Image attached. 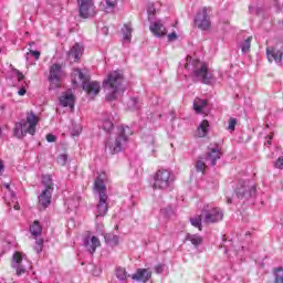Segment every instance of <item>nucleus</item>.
<instances>
[{
	"mask_svg": "<svg viewBox=\"0 0 283 283\" xmlns=\"http://www.w3.org/2000/svg\"><path fill=\"white\" fill-rule=\"evenodd\" d=\"M124 81L123 71H113L107 75V78L104 80L103 87L106 92L105 98L108 103L116 101L118 94L125 92V85H123Z\"/></svg>",
	"mask_w": 283,
	"mask_h": 283,
	"instance_id": "f257e3e1",
	"label": "nucleus"
},
{
	"mask_svg": "<svg viewBox=\"0 0 283 283\" xmlns=\"http://www.w3.org/2000/svg\"><path fill=\"white\" fill-rule=\"evenodd\" d=\"M192 65V81L193 83H202L203 85H213L216 77L213 73L209 72V66L200 60H191L188 57Z\"/></svg>",
	"mask_w": 283,
	"mask_h": 283,
	"instance_id": "f03ea898",
	"label": "nucleus"
},
{
	"mask_svg": "<svg viewBox=\"0 0 283 283\" xmlns=\"http://www.w3.org/2000/svg\"><path fill=\"white\" fill-rule=\"evenodd\" d=\"M132 134H133V132H132V128H129V126L118 127V134H117L115 140L112 142L108 139L105 143V149H108V151H109V154H112V156H114V154H120V151H123V149H125V147L127 146L129 136H132Z\"/></svg>",
	"mask_w": 283,
	"mask_h": 283,
	"instance_id": "7ed1b4c3",
	"label": "nucleus"
},
{
	"mask_svg": "<svg viewBox=\"0 0 283 283\" xmlns=\"http://www.w3.org/2000/svg\"><path fill=\"white\" fill-rule=\"evenodd\" d=\"M94 190L98 193V203L96 206V218H105L109 211V206L107 205V187L105 181L97 177L94 182Z\"/></svg>",
	"mask_w": 283,
	"mask_h": 283,
	"instance_id": "20e7f679",
	"label": "nucleus"
},
{
	"mask_svg": "<svg viewBox=\"0 0 283 283\" xmlns=\"http://www.w3.org/2000/svg\"><path fill=\"white\" fill-rule=\"evenodd\" d=\"M234 193L238 200H242L243 202H247L248 200L255 198L258 193V189L255 188V185H253L251 181L240 180L237 184Z\"/></svg>",
	"mask_w": 283,
	"mask_h": 283,
	"instance_id": "39448f33",
	"label": "nucleus"
},
{
	"mask_svg": "<svg viewBox=\"0 0 283 283\" xmlns=\"http://www.w3.org/2000/svg\"><path fill=\"white\" fill-rule=\"evenodd\" d=\"M153 189H169L174 185V177L168 169L161 168L157 170L153 177Z\"/></svg>",
	"mask_w": 283,
	"mask_h": 283,
	"instance_id": "423d86ee",
	"label": "nucleus"
},
{
	"mask_svg": "<svg viewBox=\"0 0 283 283\" xmlns=\"http://www.w3.org/2000/svg\"><path fill=\"white\" fill-rule=\"evenodd\" d=\"M202 213L205 214L203 222H206V224L220 222L224 218V212H222L220 208H216L211 205L203 206Z\"/></svg>",
	"mask_w": 283,
	"mask_h": 283,
	"instance_id": "0eeeda50",
	"label": "nucleus"
},
{
	"mask_svg": "<svg viewBox=\"0 0 283 283\" xmlns=\"http://www.w3.org/2000/svg\"><path fill=\"white\" fill-rule=\"evenodd\" d=\"M208 12L209 8L203 7L201 11L197 12L193 20L195 27L203 32L211 29V18L209 17Z\"/></svg>",
	"mask_w": 283,
	"mask_h": 283,
	"instance_id": "6e6552de",
	"label": "nucleus"
},
{
	"mask_svg": "<svg viewBox=\"0 0 283 283\" xmlns=\"http://www.w3.org/2000/svg\"><path fill=\"white\" fill-rule=\"evenodd\" d=\"M20 125H22V132L24 133V136H28V134L34 136V134H36V125H39V119H36L34 112H31L27 116V120L20 122Z\"/></svg>",
	"mask_w": 283,
	"mask_h": 283,
	"instance_id": "1a4fd4ad",
	"label": "nucleus"
},
{
	"mask_svg": "<svg viewBox=\"0 0 283 283\" xmlns=\"http://www.w3.org/2000/svg\"><path fill=\"white\" fill-rule=\"evenodd\" d=\"M77 6L82 19H90V17H93L94 10L96 9L94 0H77Z\"/></svg>",
	"mask_w": 283,
	"mask_h": 283,
	"instance_id": "9d476101",
	"label": "nucleus"
},
{
	"mask_svg": "<svg viewBox=\"0 0 283 283\" xmlns=\"http://www.w3.org/2000/svg\"><path fill=\"white\" fill-rule=\"evenodd\" d=\"M222 158V150H220V147L218 145L209 146L208 150L206 153V156L203 157L205 163H209L211 167H216L218 165V160Z\"/></svg>",
	"mask_w": 283,
	"mask_h": 283,
	"instance_id": "9b49d317",
	"label": "nucleus"
},
{
	"mask_svg": "<svg viewBox=\"0 0 283 283\" xmlns=\"http://www.w3.org/2000/svg\"><path fill=\"white\" fill-rule=\"evenodd\" d=\"M63 78V66L61 64L55 63L50 66L49 70V83H52L53 85H57Z\"/></svg>",
	"mask_w": 283,
	"mask_h": 283,
	"instance_id": "f8f14e48",
	"label": "nucleus"
},
{
	"mask_svg": "<svg viewBox=\"0 0 283 283\" xmlns=\"http://www.w3.org/2000/svg\"><path fill=\"white\" fill-rule=\"evenodd\" d=\"M150 32L156 36L157 39H161V36H165L167 34V28H165V24H163V21H151L149 25Z\"/></svg>",
	"mask_w": 283,
	"mask_h": 283,
	"instance_id": "ddd939ff",
	"label": "nucleus"
},
{
	"mask_svg": "<svg viewBox=\"0 0 283 283\" xmlns=\"http://www.w3.org/2000/svg\"><path fill=\"white\" fill-rule=\"evenodd\" d=\"M84 247L86 249V251H88V253H91V255H94V253H96V249H98V247H101V240H98V237H85L84 238Z\"/></svg>",
	"mask_w": 283,
	"mask_h": 283,
	"instance_id": "4468645a",
	"label": "nucleus"
},
{
	"mask_svg": "<svg viewBox=\"0 0 283 283\" xmlns=\"http://www.w3.org/2000/svg\"><path fill=\"white\" fill-rule=\"evenodd\" d=\"M82 88L90 96H96V94H98V92H101V84L98 82L84 81L82 83Z\"/></svg>",
	"mask_w": 283,
	"mask_h": 283,
	"instance_id": "2eb2a0df",
	"label": "nucleus"
},
{
	"mask_svg": "<svg viewBox=\"0 0 283 283\" xmlns=\"http://www.w3.org/2000/svg\"><path fill=\"white\" fill-rule=\"evenodd\" d=\"M132 277L137 282L147 283L151 280V271L149 269H138Z\"/></svg>",
	"mask_w": 283,
	"mask_h": 283,
	"instance_id": "dca6fc26",
	"label": "nucleus"
},
{
	"mask_svg": "<svg viewBox=\"0 0 283 283\" xmlns=\"http://www.w3.org/2000/svg\"><path fill=\"white\" fill-rule=\"evenodd\" d=\"M39 206L41 209H48L52 205V192L48 190H42L41 195L38 197Z\"/></svg>",
	"mask_w": 283,
	"mask_h": 283,
	"instance_id": "f3484780",
	"label": "nucleus"
},
{
	"mask_svg": "<svg viewBox=\"0 0 283 283\" xmlns=\"http://www.w3.org/2000/svg\"><path fill=\"white\" fill-rule=\"evenodd\" d=\"M266 56H268V61L270 63H273V61H275V63L280 64V63H282L283 53L280 50H275V49L269 50V49H266Z\"/></svg>",
	"mask_w": 283,
	"mask_h": 283,
	"instance_id": "a211bd4d",
	"label": "nucleus"
},
{
	"mask_svg": "<svg viewBox=\"0 0 283 283\" xmlns=\"http://www.w3.org/2000/svg\"><path fill=\"white\" fill-rule=\"evenodd\" d=\"M83 45H81L80 43H75L67 52L69 59H74L75 61H78V59L83 56Z\"/></svg>",
	"mask_w": 283,
	"mask_h": 283,
	"instance_id": "6ab92c4d",
	"label": "nucleus"
},
{
	"mask_svg": "<svg viewBox=\"0 0 283 283\" xmlns=\"http://www.w3.org/2000/svg\"><path fill=\"white\" fill-rule=\"evenodd\" d=\"M60 105L62 107H70V109H74V94L66 93L60 97Z\"/></svg>",
	"mask_w": 283,
	"mask_h": 283,
	"instance_id": "aec40b11",
	"label": "nucleus"
},
{
	"mask_svg": "<svg viewBox=\"0 0 283 283\" xmlns=\"http://www.w3.org/2000/svg\"><path fill=\"white\" fill-rule=\"evenodd\" d=\"M42 185L44 187L43 191L54 193V180L52 175H42Z\"/></svg>",
	"mask_w": 283,
	"mask_h": 283,
	"instance_id": "412c9836",
	"label": "nucleus"
},
{
	"mask_svg": "<svg viewBox=\"0 0 283 283\" xmlns=\"http://www.w3.org/2000/svg\"><path fill=\"white\" fill-rule=\"evenodd\" d=\"M143 107V102H140V98L138 97H130L127 101V108L130 109V112H136Z\"/></svg>",
	"mask_w": 283,
	"mask_h": 283,
	"instance_id": "4be33fe9",
	"label": "nucleus"
},
{
	"mask_svg": "<svg viewBox=\"0 0 283 283\" xmlns=\"http://www.w3.org/2000/svg\"><path fill=\"white\" fill-rule=\"evenodd\" d=\"M209 120L207 119H203L198 128H197V133H198V136L199 138H205L207 136V134H209Z\"/></svg>",
	"mask_w": 283,
	"mask_h": 283,
	"instance_id": "5701e85b",
	"label": "nucleus"
},
{
	"mask_svg": "<svg viewBox=\"0 0 283 283\" xmlns=\"http://www.w3.org/2000/svg\"><path fill=\"white\" fill-rule=\"evenodd\" d=\"M186 240L188 242H191V244L198 249V247H200V244H202L203 239L202 237H200V234H191V233H187L186 234Z\"/></svg>",
	"mask_w": 283,
	"mask_h": 283,
	"instance_id": "b1692460",
	"label": "nucleus"
},
{
	"mask_svg": "<svg viewBox=\"0 0 283 283\" xmlns=\"http://www.w3.org/2000/svg\"><path fill=\"white\" fill-rule=\"evenodd\" d=\"M29 231L31 235H34V238H39L43 233V226H41V222L34 221L30 228Z\"/></svg>",
	"mask_w": 283,
	"mask_h": 283,
	"instance_id": "393cba45",
	"label": "nucleus"
},
{
	"mask_svg": "<svg viewBox=\"0 0 283 283\" xmlns=\"http://www.w3.org/2000/svg\"><path fill=\"white\" fill-rule=\"evenodd\" d=\"M104 240H105L106 244H108L109 247H117V244H118V235H116L114 233L104 234Z\"/></svg>",
	"mask_w": 283,
	"mask_h": 283,
	"instance_id": "a878e982",
	"label": "nucleus"
},
{
	"mask_svg": "<svg viewBox=\"0 0 283 283\" xmlns=\"http://www.w3.org/2000/svg\"><path fill=\"white\" fill-rule=\"evenodd\" d=\"M112 115H109L107 118H104L102 122V129L106 132V134H109L112 129H114V122H112Z\"/></svg>",
	"mask_w": 283,
	"mask_h": 283,
	"instance_id": "bb28decb",
	"label": "nucleus"
},
{
	"mask_svg": "<svg viewBox=\"0 0 283 283\" xmlns=\"http://www.w3.org/2000/svg\"><path fill=\"white\" fill-rule=\"evenodd\" d=\"M72 81L73 83H78V81L83 84L84 81H87L85 80V74H83L81 72V69H74L73 72H72Z\"/></svg>",
	"mask_w": 283,
	"mask_h": 283,
	"instance_id": "cd10ccee",
	"label": "nucleus"
},
{
	"mask_svg": "<svg viewBox=\"0 0 283 283\" xmlns=\"http://www.w3.org/2000/svg\"><path fill=\"white\" fill-rule=\"evenodd\" d=\"M251 41H253V36H249L240 44V49L242 54H249L251 52Z\"/></svg>",
	"mask_w": 283,
	"mask_h": 283,
	"instance_id": "c85d7f7f",
	"label": "nucleus"
},
{
	"mask_svg": "<svg viewBox=\"0 0 283 283\" xmlns=\"http://www.w3.org/2000/svg\"><path fill=\"white\" fill-rule=\"evenodd\" d=\"M13 136H15V138H25V133H23V125H21L20 122L15 123L14 125Z\"/></svg>",
	"mask_w": 283,
	"mask_h": 283,
	"instance_id": "c756f323",
	"label": "nucleus"
},
{
	"mask_svg": "<svg viewBox=\"0 0 283 283\" xmlns=\"http://www.w3.org/2000/svg\"><path fill=\"white\" fill-rule=\"evenodd\" d=\"M274 283H283V268H274L273 270Z\"/></svg>",
	"mask_w": 283,
	"mask_h": 283,
	"instance_id": "7c9ffc66",
	"label": "nucleus"
},
{
	"mask_svg": "<svg viewBox=\"0 0 283 283\" xmlns=\"http://www.w3.org/2000/svg\"><path fill=\"white\" fill-rule=\"evenodd\" d=\"M115 275L119 282H125L127 280V270L125 268H117L115 271Z\"/></svg>",
	"mask_w": 283,
	"mask_h": 283,
	"instance_id": "2f4dec72",
	"label": "nucleus"
},
{
	"mask_svg": "<svg viewBox=\"0 0 283 283\" xmlns=\"http://www.w3.org/2000/svg\"><path fill=\"white\" fill-rule=\"evenodd\" d=\"M207 105V99H198L193 103V109L197 112V114H202V109H205V106Z\"/></svg>",
	"mask_w": 283,
	"mask_h": 283,
	"instance_id": "473e14b6",
	"label": "nucleus"
},
{
	"mask_svg": "<svg viewBox=\"0 0 283 283\" xmlns=\"http://www.w3.org/2000/svg\"><path fill=\"white\" fill-rule=\"evenodd\" d=\"M105 12H114L116 6H118V0H104Z\"/></svg>",
	"mask_w": 283,
	"mask_h": 283,
	"instance_id": "72a5a7b5",
	"label": "nucleus"
},
{
	"mask_svg": "<svg viewBox=\"0 0 283 283\" xmlns=\"http://www.w3.org/2000/svg\"><path fill=\"white\" fill-rule=\"evenodd\" d=\"M122 32L124 41H132V27L129 24H124Z\"/></svg>",
	"mask_w": 283,
	"mask_h": 283,
	"instance_id": "f704fd0d",
	"label": "nucleus"
},
{
	"mask_svg": "<svg viewBox=\"0 0 283 283\" xmlns=\"http://www.w3.org/2000/svg\"><path fill=\"white\" fill-rule=\"evenodd\" d=\"M190 223L192 227H196V229H199V231H202V216L191 218Z\"/></svg>",
	"mask_w": 283,
	"mask_h": 283,
	"instance_id": "c9c22d12",
	"label": "nucleus"
},
{
	"mask_svg": "<svg viewBox=\"0 0 283 283\" xmlns=\"http://www.w3.org/2000/svg\"><path fill=\"white\" fill-rule=\"evenodd\" d=\"M147 14H148V21H155L156 19V7L154 6V3H148L147 7Z\"/></svg>",
	"mask_w": 283,
	"mask_h": 283,
	"instance_id": "e433bc0d",
	"label": "nucleus"
},
{
	"mask_svg": "<svg viewBox=\"0 0 283 283\" xmlns=\"http://www.w3.org/2000/svg\"><path fill=\"white\" fill-rule=\"evenodd\" d=\"M196 171L198 172H205L207 169V164H205V157H199V160L196 163Z\"/></svg>",
	"mask_w": 283,
	"mask_h": 283,
	"instance_id": "4c0bfd02",
	"label": "nucleus"
},
{
	"mask_svg": "<svg viewBox=\"0 0 283 283\" xmlns=\"http://www.w3.org/2000/svg\"><path fill=\"white\" fill-rule=\"evenodd\" d=\"M21 262H23V256H21V253L19 252L13 253V266L21 265Z\"/></svg>",
	"mask_w": 283,
	"mask_h": 283,
	"instance_id": "58836bf2",
	"label": "nucleus"
},
{
	"mask_svg": "<svg viewBox=\"0 0 283 283\" xmlns=\"http://www.w3.org/2000/svg\"><path fill=\"white\" fill-rule=\"evenodd\" d=\"M57 163L59 165H61L62 167H65V165H67V154H61L57 157Z\"/></svg>",
	"mask_w": 283,
	"mask_h": 283,
	"instance_id": "ea45409f",
	"label": "nucleus"
},
{
	"mask_svg": "<svg viewBox=\"0 0 283 283\" xmlns=\"http://www.w3.org/2000/svg\"><path fill=\"white\" fill-rule=\"evenodd\" d=\"M33 249H34L35 253H41V251H43V239H38L35 241V245Z\"/></svg>",
	"mask_w": 283,
	"mask_h": 283,
	"instance_id": "a19ab883",
	"label": "nucleus"
},
{
	"mask_svg": "<svg viewBox=\"0 0 283 283\" xmlns=\"http://www.w3.org/2000/svg\"><path fill=\"white\" fill-rule=\"evenodd\" d=\"M235 125H238V118L235 117L230 118L229 126H228L229 132H235Z\"/></svg>",
	"mask_w": 283,
	"mask_h": 283,
	"instance_id": "79ce46f5",
	"label": "nucleus"
},
{
	"mask_svg": "<svg viewBox=\"0 0 283 283\" xmlns=\"http://www.w3.org/2000/svg\"><path fill=\"white\" fill-rule=\"evenodd\" d=\"M249 12L250 14H262V8L250 6Z\"/></svg>",
	"mask_w": 283,
	"mask_h": 283,
	"instance_id": "37998d69",
	"label": "nucleus"
},
{
	"mask_svg": "<svg viewBox=\"0 0 283 283\" xmlns=\"http://www.w3.org/2000/svg\"><path fill=\"white\" fill-rule=\"evenodd\" d=\"M13 74H15L19 83H21V81H23L25 78V75H23V73H21V71L13 69Z\"/></svg>",
	"mask_w": 283,
	"mask_h": 283,
	"instance_id": "c03bdc74",
	"label": "nucleus"
},
{
	"mask_svg": "<svg viewBox=\"0 0 283 283\" xmlns=\"http://www.w3.org/2000/svg\"><path fill=\"white\" fill-rule=\"evenodd\" d=\"M13 269H15V273L18 276H21L23 275V273H25V268L21 265H13Z\"/></svg>",
	"mask_w": 283,
	"mask_h": 283,
	"instance_id": "a18cd8bd",
	"label": "nucleus"
},
{
	"mask_svg": "<svg viewBox=\"0 0 283 283\" xmlns=\"http://www.w3.org/2000/svg\"><path fill=\"white\" fill-rule=\"evenodd\" d=\"M72 136H81V128L76 125H73V128L71 129Z\"/></svg>",
	"mask_w": 283,
	"mask_h": 283,
	"instance_id": "49530a36",
	"label": "nucleus"
},
{
	"mask_svg": "<svg viewBox=\"0 0 283 283\" xmlns=\"http://www.w3.org/2000/svg\"><path fill=\"white\" fill-rule=\"evenodd\" d=\"M274 167L276 169H283V157H279L276 161L274 163Z\"/></svg>",
	"mask_w": 283,
	"mask_h": 283,
	"instance_id": "de8ad7c7",
	"label": "nucleus"
},
{
	"mask_svg": "<svg viewBox=\"0 0 283 283\" xmlns=\"http://www.w3.org/2000/svg\"><path fill=\"white\" fill-rule=\"evenodd\" d=\"M271 6H273L276 9V12H281L282 11V7L277 2V0H271Z\"/></svg>",
	"mask_w": 283,
	"mask_h": 283,
	"instance_id": "09e8293b",
	"label": "nucleus"
},
{
	"mask_svg": "<svg viewBox=\"0 0 283 283\" xmlns=\"http://www.w3.org/2000/svg\"><path fill=\"white\" fill-rule=\"evenodd\" d=\"M165 271V264H157L155 266V273L160 274Z\"/></svg>",
	"mask_w": 283,
	"mask_h": 283,
	"instance_id": "8fccbe9b",
	"label": "nucleus"
},
{
	"mask_svg": "<svg viewBox=\"0 0 283 283\" xmlns=\"http://www.w3.org/2000/svg\"><path fill=\"white\" fill-rule=\"evenodd\" d=\"M30 54L34 56L35 61H39V59L41 57V52L39 51L30 50Z\"/></svg>",
	"mask_w": 283,
	"mask_h": 283,
	"instance_id": "3c124183",
	"label": "nucleus"
},
{
	"mask_svg": "<svg viewBox=\"0 0 283 283\" xmlns=\"http://www.w3.org/2000/svg\"><path fill=\"white\" fill-rule=\"evenodd\" d=\"M46 140H48V143H55L56 142V136H54L52 134H48L46 135Z\"/></svg>",
	"mask_w": 283,
	"mask_h": 283,
	"instance_id": "603ef678",
	"label": "nucleus"
},
{
	"mask_svg": "<svg viewBox=\"0 0 283 283\" xmlns=\"http://www.w3.org/2000/svg\"><path fill=\"white\" fill-rule=\"evenodd\" d=\"M19 96H25V94H28V90L25 88V86H22L19 91H18Z\"/></svg>",
	"mask_w": 283,
	"mask_h": 283,
	"instance_id": "864d4df0",
	"label": "nucleus"
},
{
	"mask_svg": "<svg viewBox=\"0 0 283 283\" xmlns=\"http://www.w3.org/2000/svg\"><path fill=\"white\" fill-rule=\"evenodd\" d=\"M176 39H178V34H176V32L168 34V41H176Z\"/></svg>",
	"mask_w": 283,
	"mask_h": 283,
	"instance_id": "5fc2aeb1",
	"label": "nucleus"
},
{
	"mask_svg": "<svg viewBox=\"0 0 283 283\" xmlns=\"http://www.w3.org/2000/svg\"><path fill=\"white\" fill-rule=\"evenodd\" d=\"M4 169H6V166L3 165V160L0 159V176L1 174H3Z\"/></svg>",
	"mask_w": 283,
	"mask_h": 283,
	"instance_id": "6e6d98bb",
	"label": "nucleus"
},
{
	"mask_svg": "<svg viewBox=\"0 0 283 283\" xmlns=\"http://www.w3.org/2000/svg\"><path fill=\"white\" fill-rule=\"evenodd\" d=\"M268 138H269V139H268V142L265 143V145H269V146H270V145H271V140L273 139V136L269 135Z\"/></svg>",
	"mask_w": 283,
	"mask_h": 283,
	"instance_id": "4d7b16f0",
	"label": "nucleus"
},
{
	"mask_svg": "<svg viewBox=\"0 0 283 283\" xmlns=\"http://www.w3.org/2000/svg\"><path fill=\"white\" fill-rule=\"evenodd\" d=\"M233 200L231 198H228V205H231Z\"/></svg>",
	"mask_w": 283,
	"mask_h": 283,
	"instance_id": "13d9d810",
	"label": "nucleus"
},
{
	"mask_svg": "<svg viewBox=\"0 0 283 283\" xmlns=\"http://www.w3.org/2000/svg\"><path fill=\"white\" fill-rule=\"evenodd\" d=\"M4 187H6V189H8L10 191V185L9 184L4 185Z\"/></svg>",
	"mask_w": 283,
	"mask_h": 283,
	"instance_id": "bf43d9fd",
	"label": "nucleus"
},
{
	"mask_svg": "<svg viewBox=\"0 0 283 283\" xmlns=\"http://www.w3.org/2000/svg\"><path fill=\"white\" fill-rule=\"evenodd\" d=\"M103 32H104L105 34H107V28H104V29H103Z\"/></svg>",
	"mask_w": 283,
	"mask_h": 283,
	"instance_id": "052dcab7",
	"label": "nucleus"
},
{
	"mask_svg": "<svg viewBox=\"0 0 283 283\" xmlns=\"http://www.w3.org/2000/svg\"><path fill=\"white\" fill-rule=\"evenodd\" d=\"M14 209H15V210H19V206H14Z\"/></svg>",
	"mask_w": 283,
	"mask_h": 283,
	"instance_id": "680f3d73",
	"label": "nucleus"
},
{
	"mask_svg": "<svg viewBox=\"0 0 283 283\" xmlns=\"http://www.w3.org/2000/svg\"><path fill=\"white\" fill-rule=\"evenodd\" d=\"M186 67H189V64H186Z\"/></svg>",
	"mask_w": 283,
	"mask_h": 283,
	"instance_id": "e2e57ef3",
	"label": "nucleus"
},
{
	"mask_svg": "<svg viewBox=\"0 0 283 283\" xmlns=\"http://www.w3.org/2000/svg\"><path fill=\"white\" fill-rule=\"evenodd\" d=\"M2 132H1V128H0V136H1Z\"/></svg>",
	"mask_w": 283,
	"mask_h": 283,
	"instance_id": "0e129e2a",
	"label": "nucleus"
},
{
	"mask_svg": "<svg viewBox=\"0 0 283 283\" xmlns=\"http://www.w3.org/2000/svg\"><path fill=\"white\" fill-rule=\"evenodd\" d=\"M11 196H14V192H11Z\"/></svg>",
	"mask_w": 283,
	"mask_h": 283,
	"instance_id": "69168bd1",
	"label": "nucleus"
}]
</instances>
